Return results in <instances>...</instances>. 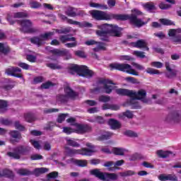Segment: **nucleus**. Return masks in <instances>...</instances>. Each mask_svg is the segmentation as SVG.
Here are the masks:
<instances>
[{
  "label": "nucleus",
  "mask_w": 181,
  "mask_h": 181,
  "mask_svg": "<svg viewBox=\"0 0 181 181\" xmlns=\"http://www.w3.org/2000/svg\"><path fill=\"white\" fill-rule=\"evenodd\" d=\"M158 177L160 181H177V177L174 174H160Z\"/></svg>",
  "instance_id": "18"
},
{
  "label": "nucleus",
  "mask_w": 181,
  "mask_h": 181,
  "mask_svg": "<svg viewBox=\"0 0 181 181\" xmlns=\"http://www.w3.org/2000/svg\"><path fill=\"white\" fill-rule=\"evenodd\" d=\"M151 67H156V69H162L163 67V63L160 62H153L151 63Z\"/></svg>",
  "instance_id": "40"
},
{
  "label": "nucleus",
  "mask_w": 181,
  "mask_h": 181,
  "mask_svg": "<svg viewBox=\"0 0 181 181\" xmlns=\"http://www.w3.org/2000/svg\"><path fill=\"white\" fill-rule=\"evenodd\" d=\"M13 177V173L9 170H0V177Z\"/></svg>",
  "instance_id": "23"
},
{
  "label": "nucleus",
  "mask_w": 181,
  "mask_h": 181,
  "mask_svg": "<svg viewBox=\"0 0 181 181\" xmlns=\"http://www.w3.org/2000/svg\"><path fill=\"white\" fill-rule=\"evenodd\" d=\"M119 60H122L123 62L125 60L131 61V60H132V57H131L129 55H122V56H120Z\"/></svg>",
  "instance_id": "63"
},
{
  "label": "nucleus",
  "mask_w": 181,
  "mask_h": 181,
  "mask_svg": "<svg viewBox=\"0 0 181 181\" xmlns=\"http://www.w3.org/2000/svg\"><path fill=\"white\" fill-rule=\"evenodd\" d=\"M157 155L160 158H170V156H175V154L172 151H163L162 150L157 151Z\"/></svg>",
  "instance_id": "21"
},
{
  "label": "nucleus",
  "mask_w": 181,
  "mask_h": 181,
  "mask_svg": "<svg viewBox=\"0 0 181 181\" xmlns=\"http://www.w3.org/2000/svg\"><path fill=\"white\" fill-rule=\"evenodd\" d=\"M64 92L66 95H59L57 96V101L59 103H67L69 98H74L77 93L72 90L69 86L64 88Z\"/></svg>",
  "instance_id": "11"
},
{
  "label": "nucleus",
  "mask_w": 181,
  "mask_h": 181,
  "mask_svg": "<svg viewBox=\"0 0 181 181\" xmlns=\"http://www.w3.org/2000/svg\"><path fill=\"white\" fill-rule=\"evenodd\" d=\"M47 66L52 70H60L62 69V66L59 65L57 63H47Z\"/></svg>",
  "instance_id": "32"
},
{
  "label": "nucleus",
  "mask_w": 181,
  "mask_h": 181,
  "mask_svg": "<svg viewBox=\"0 0 181 181\" xmlns=\"http://www.w3.org/2000/svg\"><path fill=\"white\" fill-rule=\"evenodd\" d=\"M29 6L32 9H39V8H42V4L33 0L30 1Z\"/></svg>",
  "instance_id": "26"
},
{
  "label": "nucleus",
  "mask_w": 181,
  "mask_h": 181,
  "mask_svg": "<svg viewBox=\"0 0 181 181\" xmlns=\"http://www.w3.org/2000/svg\"><path fill=\"white\" fill-rule=\"evenodd\" d=\"M27 60L31 63H35L36 62V57L32 54L27 55Z\"/></svg>",
  "instance_id": "54"
},
{
  "label": "nucleus",
  "mask_w": 181,
  "mask_h": 181,
  "mask_svg": "<svg viewBox=\"0 0 181 181\" xmlns=\"http://www.w3.org/2000/svg\"><path fill=\"white\" fill-rule=\"evenodd\" d=\"M87 148H83L82 149H71L69 147L65 148V153L68 156H74V155H83L84 156H91L94 152H97L95 150V146H93V144L90 143L86 144Z\"/></svg>",
  "instance_id": "5"
},
{
  "label": "nucleus",
  "mask_w": 181,
  "mask_h": 181,
  "mask_svg": "<svg viewBox=\"0 0 181 181\" xmlns=\"http://www.w3.org/2000/svg\"><path fill=\"white\" fill-rule=\"evenodd\" d=\"M59 40L62 43H66V42H76V38L69 35H61L59 37Z\"/></svg>",
  "instance_id": "20"
},
{
  "label": "nucleus",
  "mask_w": 181,
  "mask_h": 181,
  "mask_svg": "<svg viewBox=\"0 0 181 181\" xmlns=\"http://www.w3.org/2000/svg\"><path fill=\"white\" fill-rule=\"evenodd\" d=\"M91 131V127L88 124H75V129L71 127H64L63 132L67 135L76 132L77 134H84L86 132H90Z\"/></svg>",
  "instance_id": "8"
},
{
  "label": "nucleus",
  "mask_w": 181,
  "mask_h": 181,
  "mask_svg": "<svg viewBox=\"0 0 181 181\" xmlns=\"http://www.w3.org/2000/svg\"><path fill=\"white\" fill-rule=\"evenodd\" d=\"M102 110H112V111H118V110H119V105H110V104L106 103L103 105Z\"/></svg>",
  "instance_id": "22"
},
{
  "label": "nucleus",
  "mask_w": 181,
  "mask_h": 181,
  "mask_svg": "<svg viewBox=\"0 0 181 181\" xmlns=\"http://www.w3.org/2000/svg\"><path fill=\"white\" fill-rule=\"evenodd\" d=\"M17 173H18V175H21V176H29L32 175V172L26 169H20L18 170Z\"/></svg>",
  "instance_id": "34"
},
{
  "label": "nucleus",
  "mask_w": 181,
  "mask_h": 181,
  "mask_svg": "<svg viewBox=\"0 0 181 181\" xmlns=\"http://www.w3.org/2000/svg\"><path fill=\"white\" fill-rule=\"evenodd\" d=\"M123 115L124 117H127V118H134V114H132V112L129 110L126 111Z\"/></svg>",
  "instance_id": "64"
},
{
  "label": "nucleus",
  "mask_w": 181,
  "mask_h": 181,
  "mask_svg": "<svg viewBox=\"0 0 181 181\" xmlns=\"http://www.w3.org/2000/svg\"><path fill=\"white\" fill-rule=\"evenodd\" d=\"M22 69L18 67L11 66L6 69V74L7 76H12L13 77H17L18 78H22Z\"/></svg>",
  "instance_id": "13"
},
{
  "label": "nucleus",
  "mask_w": 181,
  "mask_h": 181,
  "mask_svg": "<svg viewBox=\"0 0 181 181\" xmlns=\"http://www.w3.org/2000/svg\"><path fill=\"white\" fill-rule=\"evenodd\" d=\"M30 144L35 148V149H40V144H39V141H36L35 140H30Z\"/></svg>",
  "instance_id": "52"
},
{
  "label": "nucleus",
  "mask_w": 181,
  "mask_h": 181,
  "mask_svg": "<svg viewBox=\"0 0 181 181\" xmlns=\"http://www.w3.org/2000/svg\"><path fill=\"white\" fill-rule=\"evenodd\" d=\"M165 66L166 70L168 71L165 74L168 78H173V77H176V76H177V70L172 69V67H175V65H170L169 62H165Z\"/></svg>",
  "instance_id": "15"
},
{
  "label": "nucleus",
  "mask_w": 181,
  "mask_h": 181,
  "mask_svg": "<svg viewBox=\"0 0 181 181\" xmlns=\"http://www.w3.org/2000/svg\"><path fill=\"white\" fill-rule=\"evenodd\" d=\"M76 165L84 168L87 165V160H76L75 161Z\"/></svg>",
  "instance_id": "46"
},
{
  "label": "nucleus",
  "mask_w": 181,
  "mask_h": 181,
  "mask_svg": "<svg viewBox=\"0 0 181 181\" xmlns=\"http://www.w3.org/2000/svg\"><path fill=\"white\" fill-rule=\"evenodd\" d=\"M69 73L70 74H78L81 77H86V78H91L94 76V71L89 69L87 66L72 64L69 67Z\"/></svg>",
  "instance_id": "4"
},
{
  "label": "nucleus",
  "mask_w": 181,
  "mask_h": 181,
  "mask_svg": "<svg viewBox=\"0 0 181 181\" xmlns=\"http://www.w3.org/2000/svg\"><path fill=\"white\" fill-rule=\"evenodd\" d=\"M66 144L69 145V146H74L76 148H78L80 144L76 141L74 139H66Z\"/></svg>",
  "instance_id": "29"
},
{
  "label": "nucleus",
  "mask_w": 181,
  "mask_h": 181,
  "mask_svg": "<svg viewBox=\"0 0 181 181\" xmlns=\"http://www.w3.org/2000/svg\"><path fill=\"white\" fill-rule=\"evenodd\" d=\"M66 15H68V16H71V18H76V16H77V8L69 7L67 9Z\"/></svg>",
  "instance_id": "24"
},
{
  "label": "nucleus",
  "mask_w": 181,
  "mask_h": 181,
  "mask_svg": "<svg viewBox=\"0 0 181 181\" xmlns=\"http://www.w3.org/2000/svg\"><path fill=\"white\" fill-rule=\"evenodd\" d=\"M172 120L174 122H181V115L179 114V112H175L172 115Z\"/></svg>",
  "instance_id": "30"
},
{
  "label": "nucleus",
  "mask_w": 181,
  "mask_h": 181,
  "mask_svg": "<svg viewBox=\"0 0 181 181\" xmlns=\"http://www.w3.org/2000/svg\"><path fill=\"white\" fill-rule=\"evenodd\" d=\"M53 86V83L52 82H46L45 83H43L41 86V88H50Z\"/></svg>",
  "instance_id": "60"
},
{
  "label": "nucleus",
  "mask_w": 181,
  "mask_h": 181,
  "mask_svg": "<svg viewBox=\"0 0 181 181\" xmlns=\"http://www.w3.org/2000/svg\"><path fill=\"white\" fill-rule=\"evenodd\" d=\"M132 46L133 47H136L137 49H144L147 52L149 51V47H148V42L144 40H139L135 42H132Z\"/></svg>",
  "instance_id": "16"
},
{
  "label": "nucleus",
  "mask_w": 181,
  "mask_h": 181,
  "mask_svg": "<svg viewBox=\"0 0 181 181\" xmlns=\"http://www.w3.org/2000/svg\"><path fill=\"white\" fill-rule=\"evenodd\" d=\"M160 22L163 25H165L166 26H170V25H173V22H172V21L168 20V19H165V18L160 19Z\"/></svg>",
  "instance_id": "45"
},
{
  "label": "nucleus",
  "mask_w": 181,
  "mask_h": 181,
  "mask_svg": "<svg viewBox=\"0 0 181 181\" xmlns=\"http://www.w3.org/2000/svg\"><path fill=\"white\" fill-rule=\"evenodd\" d=\"M133 175H135V172L132 170H127L123 173H120V175L123 177H127V176H133Z\"/></svg>",
  "instance_id": "42"
},
{
  "label": "nucleus",
  "mask_w": 181,
  "mask_h": 181,
  "mask_svg": "<svg viewBox=\"0 0 181 181\" xmlns=\"http://www.w3.org/2000/svg\"><path fill=\"white\" fill-rule=\"evenodd\" d=\"M90 175H93V176H95L100 180L103 181L117 180L118 179V175L117 174L101 173L98 169L90 170Z\"/></svg>",
  "instance_id": "9"
},
{
  "label": "nucleus",
  "mask_w": 181,
  "mask_h": 181,
  "mask_svg": "<svg viewBox=\"0 0 181 181\" xmlns=\"http://www.w3.org/2000/svg\"><path fill=\"white\" fill-rule=\"evenodd\" d=\"M177 33H181V28L171 29L169 30L168 35L171 37H175Z\"/></svg>",
  "instance_id": "33"
},
{
  "label": "nucleus",
  "mask_w": 181,
  "mask_h": 181,
  "mask_svg": "<svg viewBox=\"0 0 181 181\" xmlns=\"http://www.w3.org/2000/svg\"><path fill=\"white\" fill-rule=\"evenodd\" d=\"M172 40L174 43H181V36L177 35L173 37Z\"/></svg>",
  "instance_id": "59"
},
{
  "label": "nucleus",
  "mask_w": 181,
  "mask_h": 181,
  "mask_svg": "<svg viewBox=\"0 0 181 181\" xmlns=\"http://www.w3.org/2000/svg\"><path fill=\"white\" fill-rule=\"evenodd\" d=\"M110 70H119V71H124L132 76H139L138 71L132 69V66L128 64L113 63L110 64Z\"/></svg>",
  "instance_id": "6"
},
{
  "label": "nucleus",
  "mask_w": 181,
  "mask_h": 181,
  "mask_svg": "<svg viewBox=\"0 0 181 181\" xmlns=\"http://www.w3.org/2000/svg\"><path fill=\"white\" fill-rule=\"evenodd\" d=\"M10 135L11 138H14V139H21L22 136H21V133L18 131H12L10 132Z\"/></svg>",
  "instance_id": "37"
},
{
  "label": "nucleus",
  "mask_w": 181,
  "mask_h": 181,
  "mask_svg": "<svg viewBox=\"0 0 181 181\" xmlns=\"http://www.w3.org/2000/svg\"><path fill=\"white\" fill-rule=\"evenodd\" d=\"M124 135L129 136L130 138H138V134L131 130H127L124 132Z\"/></svg>",
  "instance_id": "35"
},
{
  "label": "nucleus",
  "mask_w": 181,
  "mask_h": 181,
  "mask_svg": "<svg viewBox=\"0 0 181 181\" xmlns=\"http://www.w3.org/2000/svg\"><path fill=\"white\" fill-rule=\"evenodd\" d=\"M19 67H21V69H23L24 70H29V64L23 62L18 63Z\"/></svg>",
  "instance_id": "55"
},
{
  "label": "nucleus",
  "mask_w": 181,
  "mask_h": 181,
  "mask_svg": "<svg viewBox=\"0 0 181 181\" xmlns=\"http://www.w3.org/2000/svg\"><path fill=\"white\" fill-rule=\"evenodd\" d=\"M13 18H28V13L26 12H17L13 14Z\"/></svg>",
  "instance_id": "36"
},
{
  "label": "nucleus",
  "mask_w": 181,
  "mask_h": 181,
  "mask_svg": "<svg viewBox=\"0 0 181 181\" xmlns=\"http://www.w3.org/2000/svg\"><path fill=\"white\" fill-rule=\"evenodd\" d=\"M66 117H67V114H61L59 115L58 119H57V122L59 124H62L64 119H66Z\"/></svg>",
  "instance_id": "50"
},
{
  "label": "nucleus",
  "mask_w": 181,
  "mask_h": 181,
  "mask_svg": "<svg viewBox=\"0 0 181 181\" xmlns=\"http://www.w3.org/2000/svg\"><path fill=\"white\" fill-rule=\"evenodd\" d=\"M90 6L92 8H101L102 9H108V7L105 5H101L97 3H90Z\"/></svg>",
  "instance_id": "41"
},
{
  "label": "nucleus",
  "mask_w": 181,
  "mask_h": 181,
  "mask_svg": "<svg viewBox=\"0 0 181 181\" xmlns=\"http://www.w3.org/2000/svg\"><path fill=\"white\" fill-rule=\"evenodd\" d=\"M100 110H98V107H90L88 109V112L89 114H95V112H98Z\"/></svg>",
  "instance_id": "57"
},
{
  "label": "nucleus",
  "mask_w": 181,
  "mask_h": 181,
  "mask_svg": "<svg viewBox=\"0 0 181 181\" xmlns=\"http://www.w3.org/2000/svg\"><path fill=\"white\" fill-rule=\"evenodd\" d=\"M32 148L29 146H18L13 148V152H8L7 155L13 159H21V156L27 155Z\"/></svg>",
  "instance_id": "7"
},
{
  "label": "nucleus",
  "mask_w": 181,
  "mask_h": 181,
  "mask_svg": "<svg viewBox=\"0 0 181 181\" xmlns=\"http://www.w3.org/2000/svg\"><path fill=\"white\" fill-rule=\"evenodd\" d=\"M59 173L57 172H52L49 174H48L47 176L49 179H56Z\"/></svg>",
  "instance_id": "61"
},
{
  "label": "nucleus",
  "mask_w": 181,
  "mask_h": 181,
  "mask_svg": "<svg viewBox=\"0 0 181 181\" xmlns=\"http://www.w3.org/2000/svg\"><path fill=\"white\" fill-rule=\"evenodd\" d=\"M114 134L111 132H106L101 136L100 139L102 140L110 139V138H111V136H112Z\"/></svg>",
  "instance_id": "47"
},
{
  "label": "nucleus",
  "mask_w": 181,
  "mask_h": 181,
  "mask_svg": "<svg viewBox=\"0 0 181 181\" xmlns=\"http://www.w3.org/2000/svg\"><path fill=\"white\" fill-rule=\"evenodd\" d=\"M20 25L21 26V32H23L24 33H31L33 32V28H32V21L30 20H23L21 21Z\"/></svg>",
  "instance_id": "14"
},
{
  "label": "nucleus",
  "mask_w": 181,
  "mask_h": 181,
  "mask_svg": "<svg viewBox=\"0 0 181 181\" xmlns=\"http://www.w3.org/2000/svg\"><path fill=\"white\" fill-rule=\"evenodd\" d=\"M113 153L115 155H119V156H123V155L125 153V149L124 148H114L112 149Z\"/></svg>",
  "instance_id": "31"
},
{
  "label": "nucleus",
  "mask_w": 181,
  "mask_h": 181,
  "mask_svg": "<svg viewBox=\"0 0 181 181\" xmlns=\"http://www.w3.org/2000/svg\"><path fill=\"white\" fill-rule=\"evenodd\" d=\"M32 160H39L40 159H43V156L39 155V154H34L31 156Z\"/></svg>",
  "instance_id": "58"
},
{
  "label": "nucleus",
  "mask_w": 181,
  "mask_h": 181,
  "mask_svg": "<svg viewBox=\"0 0 181 181\" xmlns=\"http://www.w3.org/2000/svg\"><path fill=\"white\" fill-rule=\"evenodd\" d=\"M47 172H49V169L46 168H38L34 170V174L35 175V176H39V175L46 173Z\"/></svg>",
  "instance_id": "25"
},
{
  "label": "nucleus",
  "mask_w": 181,
  "mask_h": 181,
  "mask_svg": "<svg viewBox=\"0 0 181 181\" xmlns=\"http://www.w3.org/2000/svg\"><path fill=\"white\" fill-rule=\"evenodd\" d=\"M100 84H103V88L106 94H110L114 89V86L115 83H112V81L110 79H100L99 81Z\"/></svg>",
  "instance_id": "12"
},
{
  "label": "nucleus",
  "mask_w": 181,
  "mask_h": 181,
  "mask_svg": "<svg viewBox=\"0 0 181 181\" xmlns=\"http://www.w3.org/2000/svg\"><path fill=\"white\" fill-rule=\"evenodd\" d=\"M98 100L100 103H108V101H110V98L109 96L100 95L99 97Z\"/></svg>",
  "instance_id": "48"
},
{
  "label": "nucleus",
  "mask_w": 181,
  "mask_h": 181,
  "mask_svg": "<svg viewBox=\"0 0 181 181\" xmlns=\"http://www.w3.org/2000/svg\"><path fill=\"white\" fill-rule=\"evenodd\" d=\"M96 47L93 48V52H100V50H105V44L104 42H97Z\"/></svg>",
  "instance_id": "27"
},
{
  "label": "nucleus",
  "mask_w": 181,
  "mask_h": 181,
  "mask_svg": "<svg viewBox=\"0 0 181 181\" xmlns=\"http://www.w3.org/2000/svg\"><path fill=\"white\" fill-rule=\"evenodd\" d=\"M90 14L96 21H129L130 23L136 28H142L148 23V21L144 22L141 18H138V16H142L144 13L136 8L132 10V15L107 13L100 11H92Z\"/></svg>",
  "instance_id": "1"
},
{
  "label": "nucleus",
  "mask_w": 181,
  "mask_h": 181,
  "mask_svg": "<svg viewBox=\"0 0 181 181\" xmlns=\"http://www.w3.org/2000/svg\"><path fill=\"white\" fill-rule=\"evenodd\" d=\"M14 127L16 129H18V131H24L25 127L22 126L19 122H16L14 123Z\"/></svg>",
  "instance_id": "49"
},
{
  "label": "nucleus",
  "mask_w": 181,
  "mask_h": 181,
  "mask_svg": "<svg viewBox=\"0 0 181 181\" xmlns=\"http://www.w3.org/2000/svg\"><path fill=\"white\" fill-rule=\"evenodd\" d=\"M146 73H148V74H160V72L159 71V70L158 69H155L153 68H147L146 70Z\"/></svg>",
  "instance_id": "39"
},
{
  "label": "nucleus",
  "mask_w": 181,
  "mask_h": 181,
  "mask_svg": "<svg viewBox=\"0 0 181 181\" xmlns=\"http://www.w3.org/2000/svg\"><path fill=\"white\" fill-rule=\"evenodd\" d=\"M0 52L1 53H4V54H6V53L9 52V47L0 42Z\"/></svg>",
  "instance_id": "38"
},
{
  "label": "nucleus",
  "mask_w": 181,
  "mask_h": 181,
  "mask_svg": "<svg viewBox=\"0 0 181 181\" xmlns=\"http://www.w3.org/2000/svg\"><path fill=\"white\" fill-rule=\"evenodd\" d=\"M98 29L96 30L97 36H99L100 40L103 42H108V35L116 36L119 37L121 36V32L122 28L118 27L117 25H112L110 24H102L97 26Z\"/></svg>",
  "instance_id": "3"
},
{
  "label": "nucleus",
  "mask_w": 181,
  "mask_h": 181,
  "mask_svg": "<svg viewBox=\"0 0 181 181\" xmlns=\"http://www.w3.org/2000/svg\"><path fill=\"white\" fill-rule=\"evenodd\" d=\"M108 124L112 129H119V128H121V124L119 123V122L115 119H109Z\"/></svg>",
  "instance_id": "19"
},
{
  "label": "nucleus",
  "mask_w": 181,
  "mask_h": 181,
  "mask_svg": "<svg viewBox=\"0 0 181 181\" xmlns=\"http://www.w3.org/2000/svg\"><path fill=\"white\" fill-rule=\"evenodd\" d=\"M54 35V32H48L45 34H41L39 37H33L30 39V42L33 45H36L37 46L40 47L45 45V42L52 37Z\"/></svg>",
  "instance_id": "10"
},
{
  "label": "nucleus",
  "mask_w": 181,
  "mask_h": 181,
  "mask_svg": "<svg viewBox=\"0 0 181 181\" xmlns=\"http://www.w3.org/2000/svg\"><path fill=\"white\" fill-rule=\"evenodd\" d=\"M25 119L27 122H33V121H35V117L30 113L25 115Z\"/></svg>",
  "instance_id": "44"
},
{
  "label": "nucleus",
  "mask_w": 181,
  "mask_h": 181,
  "mask_svg": "<svg viewBox=\"0 0 181 181\" xmlns=\"http://www.w3.org/2000/svg\"><path fill=\"white\" fill-rule=\"evenodd\" d=\"M143 6L149 12H152V11H155L156 9V7L153 3H146L144 4Z\"/></svg>",
  "instance_id": "28"
},
{
  "label": "nucleus",
  "mask_w": 181,
  "mask_h": 181,
  "mask_svg": "<svg viewBox=\"0 0 181 181\" xmlns=\"http://www.w3.org/2000/svg\"><path fill=\"white\" fill-rule=\"evenodd\" d=\"M133 54L136 56V57H139L140 59H145V52L141 51H134L133 52Z\"/></svg>",
  "instance_id": "43"
},
{
  "label": "nucleus",
  "mask_w": 181,
  "mask_h": 181,
  "mask_svg": "<svg viewBox=\"0 0 181 181\" xmlns=\"http://www.w3.org/2000/svg\"><path fill=\"white\" fill-rule=\"evenodd\" d=\"M8 103L5 100H0V110H6Z\"/></svg>",
  "instance_id": "51"
},
{
  "label": "nucleus",
  "mask_w": 181,
  "mask_h": 181,
  "mask_svg": "<svg viewBox=\"0 0 181 181\" xmlns=\"http://www.w3.org/2000/svg\"><path fill=\"white\" fill-rule=\"evenodd\" d=\"M67 22L69 23V25H76L79 28H93V24L87 21H83L82 23H80L78 21H73L72 19H67Z\"/></svg>",
  "instance_id": "17"
},
{
  "label": "nucleus",
  "mask_w": 181,
  "mask_h": 181,
  "mask_svg": "<svg viewBox=\"0 0 181 181\" xmlns=\"http://www.w3.org/2000/svg\"><path fill=\"white\" fill-rule=\"evenodd\" d=\"M43 77L42 76H37L33 80V84H38V83H42Z\"/></svg>",
  "instance_id": "56"
},
{
  "label": "nucleus",
  "mask_w": 181,
  "mask_h": 181,
  "mask_svg": "<svg viewBox=\"0 0 181 181\" xmlns=\"http://www.w3.org/2000/svg\"><path fill=\"white\" fill-rule=\"evenodd\" d=\"M116 93L119 94V95L130 97L131 99L129 104L132 105V108H141V106L138 104V100H140L144 103H148V99H146V90L144 89H141L136 92L135 90L119 88L116 90Z\"/></svg>",
  "instance_id": "2"
},
{
  "label": "nucleus",
  "mask_w": 181,
  "mask_h": 181,
  "mask_svg": "<svg viewBox=\"0 0 181 181\" xmlns=\"http://www.w3.org/2000/svg\"><path fill=\"white\" fill-rule=\"evenodd\" d=\"M141 158V155L138 153H136L134 154H132L129 157V160H136Z\"/></svg>",
  "instance_id": "53"
},
{
  "label": "nucleus",
  "mask_w": 181,
  "mask_h": 181,
  "mask_svg": "<svg viewBox=\"0 0 181 181\" xmlns=\"http://www.w3.org/2000/svg\"><path fill=\"white\" fill-rule=\"evenodd\" d=\"M1 124L3 125H11V122L8 119H0Z\"/></svg>",
  "instance_id": "62"
}]
</instances>
